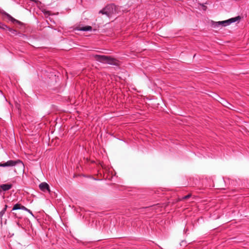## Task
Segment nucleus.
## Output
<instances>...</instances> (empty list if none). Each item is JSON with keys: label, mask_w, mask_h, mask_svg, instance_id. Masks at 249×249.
<instances>
[{"label": "nucleus", "mask_w": 249, "mask_h": 249, "mask_svg": "<svg viewBox=\"0 0 249 249\" xmlns=\"http://www.w3.org/2000/svg\"><path fill=\"white\" fill-rule=\"evenodd\" d=\"M19 210H24V211H29V209H27V208H26L25 206H22L21 205L20 206V209Z\"/></svg>", "instance_id": "obj_13"}, {"label": "nucleus", "mask_w": 249, "mask_h": 249, "mask_svg": "<svg viewBox=\"0 0 249 249\" xmlns=\"http://www.w3.org/2000/svg\"><path fill=\"white\" fill-rule=\"evenodd\" d=\"M94 58L98 61L102 63H107L111 64L112 63L113 59L110 57L102 55H95Z\"/></svg>", "instance_id": "obj_2"}, {"label": "nucleus", "mask_w": 249, "mask_h": 249, "mask_svg": "<svg viewBox=\"0 0 249 249\" xmlns=\"http://www.w3.org/2000/svg\"><path fill=\"white\" fill-rule=\"evenodd\" d=\"M115 5L114 4L107 5L102 10H100L99 13L106 15L109 17L115 12Z\"/></svg>", "instance_id": "obj_1"}, {"label": "nucleus", "mask_w": 249, "mask_h": 249, "mask_svg": "<svg viewBox=\"0 0 249 249\" xmlns=\"http://www.w3.org/2000/svg\"><path fill=\"white\" fill-rule=\"evenodd\" d=\"M189 196H188H188H184V198H185V199H186V198H187L188 197H189Z\"/></svg>", "instance_id": "obj_16"}, {"label": "nucleus", "mask_w": 249, "mask_h": 249, "mask_svg": "<svg viewBox=\"0 0 249 249\" xmlns=\"http://www.w3.org/2000/svg\"><path fill=\"white\" fill-rule=\"evenodd\" d=\"M92 27L90 26H86L81 28L79 30L83 31H91Z\"/></svg>", "instance_id": "obj_7"}, {"label": "nucleus", "mask_w": 249, "mask_h": 249, "mask_svg": "<svg viewBox=\"0 0 249 249\" xmlns=\"http://www.w3.org/2000/svg\"><path fill=\"white\" fill-rule=\"evenodd\" d=\"M12 187L11 184H3L0 186V188L4 191L10 190Z\"/></svg>", "instance_id": "obj_6"}, {"label": "nucleus", "mask_w": 249, "mask_h": 249, "mask_svg": "<svg viewBox=\"0 0 249 249\" xmlns=\"http://www.w3.org/2000/svg\"><path fill=\"white\" fill-rule=\"evenodd\" d=\"M18 161L13 160H9L7 161L6 162H4L3 163H0V167H8V166H14L16 165V163Z\"/></svg>", "instance_id": "obj_4"}, {"label": "nucleus", "mask_w": 249, "mask_h": 249, "mask_svg": "<svg viewBox=\"0 0 249 249\" xmlns=\"http://www.w3.org/2000/svg\"><path fill=\"white\" fill-rule=\"evenodd\" d=\"M0 28L2 29L3 30H7V28H8V27H7L6 25L1 24L0 22Z\"/></svg>", "instance_id": "obj_11"}, {"label": "nucleus", "mask_w": 249, "mask_h": 249, "mask_svg": "<svg viewBox=\"0 0 249 249\" xmlns=\"http://www.w3.org/2000/svg\"><path fill=\"white\" fill-rule=\"evenodd\" d=\"M39 187L40 189L43 192H46V191L50 192V189H49V186L46 182H42V183H40L39 185Z\"/></svg>", "instance_id": "obj_5"}, {"label": "nucleus", "mask_w": 249, "mask_h": 249, "mask_svg": "<svg viewBox=\"0 0 249 249\" xmlns=\"http://www.w3.org/2000/svg\"><path fill=\"white\" fill-rule=\"evenodd\" d=\"M7 30L12 34L16 35V33H17V31L15 29H12V28H10L8 27V28H7Z\"/></svg>", "instance_id": "obj_10"}, {"label": "nucleus", "mask_w": 249, "mask_h": 249, "mask_svg": "<svg viewBox=\"0 0 249 249\" xmlns=\"http://www.w3.org/2000/svg\"><path fill=\"white\" fill-rule=\"evenodd\" d=\"M223 103H222L221 104L224 106H225L229 108H231L230 107H229V106H231V105L229 103H228V102H227L226 101H225V100H223Z\"/></svg>", "instance_id": "obj_9"}, {"label": "nucleus", "mask_w": 249, "mask_h": 249, "mask_svg": "<svg viewBox=\"0 0 249 249\" xmlns=\"http://www.w3.org/2000/svg\"><path fill=\"white\" fill-rule=\"evenodd\" d=\"M28 212L29 213H30L33 216H34L32 211L29 209V211H26Z\"/></svg>", "instance_id": "obj_14"}, {"label": "nucleus", "mask_w": 249, "mask_h": 249, "mask_svg": "<svg viewBox=\"0 0 249 249\" xmlns=\"http://www.w3.org/2000/svg\"><path fill=\"white\" fill-rule=\"evenodd\" d=\"M241 19V17L240 16H237L234 18H231L228 20L219 21L218 22V24L219 25H222L223 26H226L231 24L232 23L235 22L237 21H239Z\"/></svg>", "instance_id": "obj_3"}, {"label": "nucleus", "mask_w": 249, "mask_h": 249, "mask_svg": "<svg viewBox=\"0 0 249 249\" xmlns=\"http://www.w3.org/2000/svg\"><path fill=\"white\" fill-rule=\"evenodd\" d=\"M5 213V209H2L0 212V218H1L3 216V215H4V214Z\"/></svg>", "instance_id": "obj_12"}, {"label": "nucleus", "mask_w": 249, "mask_h": 249, "mask_svg": "<svg viewBox=\"0 0 249 249\" xmlns=\"http://www.w3.org/2000/svg\"><path fill=\"white\" fill-rule=\"evenodd\" d=\"M7 208V206L6 205H5L4 208L3 209H5V211H6Z\"/></svg>", "instance_id": "obj_15"}, {"label": "nucleus", "mask_w": 249, "mask_h": 249, "mask_svg": "<svg viewBox=\"0 0 249 249\" xmlns=\"http://www.w3.org/2000/svg\"><path fill=\"white\" fill-rule=\"evenodd\" d=\"M21 204L19 203H17L14 205L13 208L12 209V211L19 210Z\"/></svg>", "instance_id": "obj_8"}]
</instances>
